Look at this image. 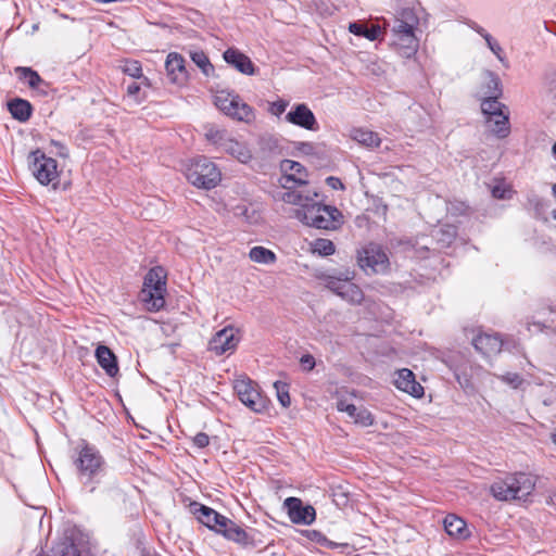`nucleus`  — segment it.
<instances>
[{
  "label": "nucleus",
  "mask_w": 556,
  "mask_h": 556,
  "mask_svg": "<svg viewBox=\"0 0 556 556\" xmlns=\"http://www.w3.org/2000/svg\"><path fill=\"white\" fill-rule=\"evenodd\" d=\"M295 185H290V189H285L279 199L288 204L296 205L295 217L303 224L324 230H337L343 224L342 213L334 206L326 205L317 201V192L302 191L294 189Z\"/></svg>",
  "instance_id": "nucleus-1"
},
{
  "label": "nucleus",
  "mask_w": 556,
  "mask_h": 556,
  "mask_svg": "<svg viewBox=\"0 0 556 556\" xmlns=\"http://www.w3.org/2000/svg\"><path fill=\"white\" fill-rule=\"evenodd\" d=\"M74 465L83 486L89 493H93L96 491V483L105 471V460L100 451L86 441H81L76 447Z\"/></svg>",
  "instance_id": "nucleus-2"
},
{
  "label": "nucleus",
  "mask_w": 556,
  "mask_h": 556,
  "mask_svg": "<svg viewBox=\"0 0 556 556\" xmlns=\"http://www.w3.org/2000/svg\"><path fill=\"white\" fill-rule=\"evenodd\" d=\"M418 24L419 20L412 9H403L395 16L392 45L404 58L413 56L419 48V40L415 34Z\"/></svg>",
  "instance_id": "nucleus-3"
},
{
  "label": "nucleus",
  "mask_w": 556,
  "mask_h": 556,
  "mask_svg": "<svg viewBox=\"0 0 556 556\" xmlns=\"http://www.w3.org/2000/svg\"><path fill=\"white\" fill-rule=\"evenodd\" d=\"M534 488L535 480L531 475L518 472L494 481L490 492L497 501H522Z\"/></svg>",
  "instance_id": "nucleus-4"
},
{
  "label": "nucleus",
  "mask_w": 556,
  "mask_h": 556,
  "mask_svg": "<svg viewBox=\"0 0 556 556\" xmlns=\"http://www.w3.org/2000/svg\"><path fill=\"white\" fill-rule=\"evenodd\" d=\"M355 271L344 269L324 277L327 289L352 305H361L365 299L363 290L353 282Z\"/></svg>",
  "instance_id": "nucleus-5"
},
{
  "label": "nucleus",
  "mask_w": 556,
  "mask_h": 556,
  "mask_svg": "<svg viewBox=\"0 0 556 556\" xmlns=\"http://www.w3.org/2000/svg\"><path fill=\"white\" fill-rule=\"evenodd\" d=\"M166 274L160 266L151 268L144 277L141 300L151 312H157L165 305Z\"/></svg>",
  "instance_id": "nucleus-6"
},
{
  "label": "nucleus",
  "mask_w": 556,
  "mask_h": 556,
  "mask_svg": "<svg viewBox=\"0 0 556 556\" xmlns=\"http://www.w3.org/2000/svg\"><path fill=\"white\" fill-rule=\"evenodd\" d=\"M185 175L191 185L206 190L215 188L222 179L220 170L205 156L191 160Z\"/></svg>",
  "instance_id": "nucleus-7"
},
{
  "label": "nucleus",
  "mask_w": 556,
  "mask_h": 556,
  "mask_svg": "<svg viewBox=\"0 0 556 556\" xmlns=\"http://www.w3.org/2000/svg\"><path fill=\"white\" fill-rule=\"evenodd\" d=\"M91 547L87 534L77 528L67 529L53 546L52 556H90Z\"/></svg>",
  "instance_id": "nucleus-8"
},
{
  "label": "nucleus",
  "mask_w": 556,
  "mask_h": 556,
  "mask_svg": "<svg viewBox=\"0 0 556 556\" xmlns=\"http://www.w3.org/2000/svg\"><path fill=\"white\" fill-rule=\"evenodd\" d=\"M214 102L222 112L235 119L249 123L254 118L252 108L238 94L220 90L215 93Z\"/></svg>",
  "instance_id": "nucleus-9"
},
{
  "label": "nucleus",
  "mask_w": 556,
  "mask_h": 556,
  "mask_svg": "<svg viewBox=\"0 0 556 556\" xmlns=\"http://www.w3.org/2000/svg\"><path fill=\"white\" fill-rule=\"evenodd\" d=\"M29 166L34 177L43 186L55 185L59 181L58 163L40 150L33 151L29 156Z\"/></svg>",
  "instance_id": "nucleus-10"
},
{
  "label": "nucleus",
  "mask_w": 556,
  "mask_h": 556,
  "mask_svg": "<svg viewBox=\"0 0 556 556\" xmlns=\"http://www.w3.org/2000/svg\"><path fill=\"white\" fill-rule=\"evenodd\" d=\"M233 389L247 407L255 413H262L267 407L266 399L261 394L258 387L250 378L242 376L235 380Z\"/></svg>",
  "instance_id": "nucleus-11"
},
{
  "label": "nucleus",
  "mask_w": 556,
  "mask_h": 556,
  "mask_svg": "<svg viewBox=\"0 0 556 556\" xmlns=\"http://www.w3.org/2000/svg\"><path fill=\"white\" fill-rule=\"evenodd\" d=\"M358 265L366 274L384 273L389 266L386 252L377 244H368L358 253Z\"/></svg>",
  "instance_id": "nucleus-12"
},
{
  "label": "nucleus",
  "mask_w": 556,
  "mask_h": 556,
  "mask_svg": "<svg viewBox=\"0 0 556 556\" xmlns=\"http://www.w3.org/2000/svg\"><path fill=\"white\" fill-rule=\"evenodd\" d=\"M240 342L239 330L227 326L217 331L208 342V350L216 355L232 353Z\"/></svg>",
  "instance_id": "nucleus-13"
},
{
  "label": "nucleus",
  "mask_w": 556,
  "mask_h": 556,
  "mask_svg": "<svg viewBox=\"0 0 556 556\" xmlns=\"http://www.w3.org/2000/svg\"><path fill=\"white\" fill-rule=\"evenodd\" d=\"M285 121L305 130L317 131L319 129L313 111L305 103L292 105L291 110L285 115Z\"/></svg>",
  "instance_id": "nucleus-14"
},
{
  "label": "nucleus",
  "mask_w": 556,
  "mask_h": 556,
  "mask_svg": "<svg viewBox=\"0 0 556 556\" xmlns=\"http://www.w3.org/2000/svg\"><path fill=\"white\" fill-rule=\"evenodd\" d=\"M285 508L288 510V516L293 523L311 525L316 518L315 508L311 505H303L302 501L298 497H288L283 502Z\"/></svg>",
  "instance_id": "nucleus-15"
},
{
  "label": "nucleus",
  "mask_w": 556,
  "mask_h": 556,
  "mask_svg": "<svg viewBox=\"0 0 556 556\" xmlns=\"http://www.w3.org/2000/svg\"><path fill=\"white\" fill-rule=\"evenodd\" d=\"M280 168L282 172L280 184L283 189H290V185H305L307 182V172L299 162L283 160Z\"/></svg>",
  "instance_id": "nucleus-16"
},
{
  "label": "nucleus",
  "mask_w": 556,
  "mask_h": 556,
  "mask_svg": "<svg viewBox=\"0 0 556 556\" xmlns=\"http://www.w3.org/2000/svg\"><path fill=\"white\" fill-rule=\"evenodd\" d=\"M191 507L198 520L217 533H219L222 527L229 525V519L227 517L218 514L216 510L208 506L193 503Z\"/></svg>",
  "instance_id": "nucleus-17"
},
{
  "label": "nucleus",
  "mask_w": 556,
  "mask_h": 556,
  "mask_svg": "<svg viewBox=\"0 0 556 556\" xmlns=\"http://www.w3.org/2000/svg\"><path fill=\"white\" fill-rule=\"evenodd\" d=\"M393 383L399 390L416 399H420L425 394L424 387L416 381L415 374L408 368L396 370L394 372Z\"/></svg>",
  "instance_id": "nucleus-18"
},
{
  "label": "nucleus",
  "mask_w": 556,
  "mask_h": 556,
  "mask_svg": "<svg viewBox=\"0 0 556 556\" xmlns=\"http://www.w3.org/2000/svg\"><path fill=\"white\" fill-rule=\"evenodd\" d=\"M490 77L491 83L494 85V92H491V96H488L481 102V110L486 116V123H491L493 116L506 109V106L498 101V97L502 94L500 78L495 74H490Z\"/></svg>",
  "instance_id": "nucleus-19"
},
{
  "label": "nucleus",
  "mask_w": 556,
  "mask_h": 556,
  "mask_svg": "<svg viewBox=\"0 0 556 556\" xmlns=\"http://www.w3.org/2000/svg\"><path fill=\"white\" fill-rule=\"evenodd\" d=\"M473 346L477 351L485 356H493L501 352L503 342L496 334L480 333L473 341Z\"/></svg>",
  "instance_id": "nucleus-20"
},
{
  "label": "nucleus",
  "mask_w": 556,
  "mask_h": 556,
  "mask_svg": "<svg viewBox=\"0 0 556 556\" xmlns=\"http://www.w3.org/2000/svg\"><path fill=\"white\" fill-rule=\"evenodd\" d=\"M224 60L237 71L245 75L254 74V65L250 58L238 49L229 48L224 52Z\"/></svg>",
  "instance_id": "nucleus-21"
},
{
  "label": "nucleus",
  "mask_w": 556,
  "mask_h": 556,
  "mask_svg": "<svg viewBox=\"0 0 556 556\" xmlns=\"http://www.w3.org/2000/svg\"><path fill=\"white\" fill-rule=\"evenodd\" d=\"M165 67L172 83L182 84L186 80L185 60L180 54L176 52L169 53L166 58Z\"/></svg>",
  "instance_id": "nucleus-22"
},
{
  "label": "nucleus",
  "mask_w": 556,
  "mask_h": 556,
  "mask_svg": "<svg viewBox=\"0 0 556 556\" xmlns=\"http://www.w3.org/2000/svg\"><path fill=\"white\" fill-rule=\"evenodd\" d=\"M443 525L446 533L456 540H466L470 536L466 521L456 515H447Z\"/></svg>",
  "instance_id": "nucleus-23"
},
{
  "label": "nucleus",
  "mask_w": 556,
  "mask_h": 556,
  "mask_svg": "<svg viewBox=\"0 0 556 556\" xmlns=\"http://www.w3.org/2000/svg\"><path fill=\"white\" fill-rule=\"evenodd\" d=\"M223 151L238 160L242 164H248L253 159V153L247 143L237 141L232 138L224 142Z\"/></svg>",
  "instance_id": "nucleus-24"
},
{
  "label": "nucleus",
  "mask_w": 556,
  "mask_h": 556,
  "mask_svg": "<svg viewBox=\"0 0 556 556\" xmlns=\"http://www.w3.org/2000/svg\"><path fill=\"white\" fill-rule=\"evenodd\" d=\"M96 358L108 376L114 377L118 372L116 357L105 345H99L96 350Z\"/></svg>",
  "instance_id": "nucleus-25"
},
{
  "label": "nucleus",
  "mask_w": 556,
  "mask_h": 556,
  "mask_svg": "<svg viewBox=\"0 0 556 556\" xmlns=\"http://www.w3.org/2000/svg\"><path fill=\"white\" fill-rule=\"evenodd\" d=\"M351 138L367 148H378L380 146V137L371 130L356 128L351 131Z\"/></svg>",
  "instance_id": "nucleus-26"
},
{
  "label": "nucleus",
  "mask_w": 556,
  "mask_h": 556,
  "mask_svg": "<svg viewBox=\"0 0 556 556\" xmlns=\"http://www.w3.org/2000/svg\"><path fill=\"white\" fill-rule=\"evenodd\" d=\"M490 129L494 135L498 138H506L509 135L510 126H509V116L507 112H501L493 116V121L488 123Z\"/></svg>",
  "instance_id": "nucleus-27"
},
{
  "label": "nucleus",
  "mask_w": 556,
  "mask_h": 556,
  "mask_svg": "<svg viewBox=\"0 0 556 556\" xmlns=\"http://www.w3.org/2000/svg\"><path fill=\"white\" fill-rule=\"evenodd\" d=\"M249 257L257 264L270 265L277 260L275 252L262 245L253 247L249 252Z\"/></svg>",
  "instance_id": "nucleus-28"
},
{
  "label": "nucleus",
  "mask_w": 556,
  "mask_h": 556,
  "mask_svg": "<svg viewBox=\"0 0 556 556\" xmlns=\"http://www.w3.org/2000/svg\"><path fill=\"white\" fill-rule=\"evenodd\" d=\"M9 111L14 118L25 122L30 117L31 105L26 100L15 99L9 103Z\"/></svg>",
  "instance_id": "nucleus-29"
},
{
  "label": "nucleus",
  "mask_w": 556,
  "mask_h": 556,
  "mask_svg": "<svg viewBox=\"0 0 556 556\" xmlns=\"http://www.w3.org/2000/svg\"><path fill=\"white\" fill-rule=\"evenodd\" d=\"M219 533H222L228 540H232L238 543H245L248 541L247 532L230 519L229 525L222 527Z\"/></svg>",
  "instance_id": "nucleus-30"
},
{
  "label": "nucleus",
  "mask_w": 556,
  "mask_h": 556,
  "mask_svg": "<svg viewBox=\"0 0 556 556\" xmlns=\"http://www.w3.org/2000/svg\"><path fill=\"white\" fill-rule=\"evenodd\" d=\"M349 30L356 36H363L370 41L376 40L381 33L379 26H371L370 28H367L364 24L357 22L351 23L349 25Z\"/></svg>",
  "instance_id": "nucleus-31"
},
{
  "label": "nucleus",
  "mask_w": 556,
  "mask_h": 556,
  "mask_svg": "<svg viewBox=\"0 0 556 556\" xmlns=\"http://www.w3.org/2000/svg\"><path fill=\"white\" fill-rule=\"evenodd\" d=\"M16 73L21 79H24L31 89H38L45 84L39 74L30 67H16Z\"/></svg>",
  "instance_id": "nucleus-32"
},
{
  "label": "nucleus",
  "mask_w": 556,
  "mask_h": 556,
  "mask_svg": "<svg viewBox=\"0 0 556 556\" xmlns=\"http://www.w3.org/2000/svg\"><path fill=\"white\" fill-rule=\"evenodd\" d=\"M258 149L264 157L275 154L279 150L278 139L270 135L262 136L258 139Z\"/></svg>",
  "instance_id": "nucleus-33"
},
{
  "label": "nucleus",
  "mask_w": 556,
  "mask_h": 556,
  "mask_svg": "<svg viewBox=\"0 0 556 556\" xmlns=\"http://www.w3.org/2000/svg\"><path fill=\"white\" fill-rule=\"evenodd\" d=\"M205 138L213 144L220 148L222 150L224 148V142L226 140H229V138L226 136V132L224 130H220L214 126H210L206 129Z\"/></svg>",
  "instance_id": "nucleus-34"
},
{
  "label": "nucleus",
  "mask_w": 556,
  "mask_h": 556,
  "mask_svg": "<svg viewBox=\"0 0 556 556\" xmlns=\"http://www.w3.org/2000/svg\"><path fill=\"white\" fill-rule=\"evenodd\" d=\"M191 60L202 70L203 74L208 76L214 67L203 51H194L191 53Z\"/></svg>",
  "instance_id": "nucleus-35"
},
{
  "label": "nucleus",
  "mask_w": 556,
  "mask_h": 556,
  "mask_svg": "<svg viewBox=\"0 0 556 556\" xmlns=\"http://www.w3.org/2000/svg\"><path fill=\"white\" fill-rule=\"evenodd\" d=\"M456 236V229L453 226H444L434 231V237L442 242V247H447L452 243Z\"/></svg>",
  "instance_id": "nucleus-36"
},
{
  "label": "nucleus",
  "mask_w": 556,
  "mask_h": 556,
  "mask_svg": "<svg viewBox=\"0 0 556 556\" xmlns=\"http://www.w3.org/2000/svg\"><path fill=\"white\" fill-rule=\"evenodd\" d=\"M313 251L323 256H328L334 253V244L328 239H316L313 242Z\"/></svg>",
  "instance_id": "nucleus-37"
},
{
  "label": "nucleus",
  "mask_w": 556,
  "mask_h": 556,
  "mask_svg": "<svg viewBox=\"0 0 556 556\" xmlns=\"http://www.w3.org/2000/svg\"><path fill=\"white\" fill-rule=\"evenodd\" d=\"M274 387L276 389V392H277V399L279 401V403L283 406V407H289L290 404H291V400H290V395H289V391H288V387L286 383H282L280 381H276L274 383Z\"/></svg>",
  "instance_id": "nucleus-38"
},
{
  "label": "nucleus",
  "mask_w": 556,
  "mask_h": 556,
  "mask_svg": "<svg viewBox=\"0 0 556 556\" xmlns=\"http://www.w3.org/2000/svg\"><path fill=\"white\" fill-rule=\"evenodd\" d=\"M122 71L132 78H140L142 76V67L138 61H125Z\"/></svg>",
  "instance_id": "nucleus-39"
},
{
  "label": "nucleus",
  "mask_w": 556,
  "mask_h": 556,
  "mask_svg": "<svg viewBox=\"0 0 556 556\" xmlns=\"http://www.w3.org/2000/svg\"><path fill=\"white\" fill-rule=\"evenodd\" d=\"M353 420L355 424L361 425L363 427H368L374 424V418L371 414L364 407H358Z\"/></svg>",
  "instance_id": "nucleus-40"
},
{
  "label": "nucleus",
  "mask_w": 556,
  "mask_h": 556,
  "mask_svg": "<svg viewBox=\"0 0 556 556\" xmlns=\"http://www.w3.org/2000/svg\"><path fill=\"white\" fill-rule=\"evenodd\" d=\"M484 40L489 49L495 54L497 60L502 63H505V55L500 43L496 40H494L491 35H485Z\"/></svg>",
  "instance_id": "nucleus-41"
},
{
  "label": "nucleus",
  "mask_w": 556,
  "mask_h": 556,
  "mask_svg": "<svg viewBox=\"0 0 556 556\" xmlns=\"http://www.w3.org/2000/svg\"><path fill=\"white\" fill-rule=\"evenodd\" d=\"M288 106H289L288 100L278 99V100L269 103L268 112L276 117H280L286 112Z\"/></svg>",
  "instance_id": "nucleus-42"
},
{
  "label": "nucleus",
  "mask_w": 556,
  "mask_h": 556,
  "mask_svg": "<svg viewBox=\"0 0 556 556\" xmlns=\"http://www.w3.org/2000/svg\"><path fill=\"white\" fill-rule=\"evenodd\" d=\"M510 192L505 184H498L492 188V195L496 199H507L510 197Z\"/></svg>",
  "instance_id": "nucleus-43"
},
{
  "label": "nucleus",
  "mask_w": 556,
  "mask_h": 556,
  "mask_svg": "<svg viewBox=\"0 0 556 556\" xmlns=\"http://www.w3.org/2000/svg\"><path fill=\"white\" fill-rule=\"evenodd\" d=\"M500 378L502 381L511 386L513 388H518L522 382V378L518 374H515V372H507V374L501 376Z\"/></svg>",
  "instance_id": "nucleus-44"
},
{
  "label": "nucleus",
  "mask_w": 556,
  "mask_h": 556,
  "mask_svg": "<svg viewBox=\"0 0 556 556\" xmlns=\"http://www.w3.org/2000/svg\"><path fill=\"white\" fill-rule=\"evenodd\" d=\"M295 149L299 153L304 155H313L316 152V147L312 142H296Z\"/></svg>",
  "instance_id": "nucleus-45"
},
{
  "label": "nucleus",
  "mask_w": 556,
  "mask_h": 556,
  "mask_svg": "<svg viewBox=\"0 0 556 556\" xmlns=\"http://www.w3.org/2000/svg\"><path fill=\"white\" fill-rule=\"evenodd\" d=\"M193 443L200 448L206 447L210 444V438L204 432H199L193 437Z\"/></svg>",
  "instance_id": "nucleus-46"
},
{
  "label": "nucleus",
  "mask_w": 556,
  "mask_h": 556,
  "mask_svg": "<svg viewBox=\"0 0 556 556\" xmlns=\"http://www.w3.org/2000/svg\"><path fill=\"white\" fill-rule=\"evenodd\" d=\"M51 146H53L55 148V150H53V152L56 153L59 156L64 157V159L68 156V151H67L66 147L64 144H62L61 142L52 140Z\"/></svg>",
  "instance_id": "nucleus-47"
},
{
  "label": "nucleus",
  "mask_w": 556,
  "mask_h": 556,
  "mask_svg": "<svg viewBox=\"0 0 556 556\" xmlns=\"http://www.w3.org/2000/svg\"><path fill=\"white\" fill-rule=\"evenodd\" d=\"M300 363L306 370H312L315 366V359L309 354L303 355L300 359Z\"/></svg>",
  "instance_id": "nucleus-48"
},
{
  "label": "nucleus",
  "mask_w": 556,
  "mask_h": 556,
  "mask_svg": "<svg viewBox=\"0 0 556 556\" xmlns=\"http://www.w3.org/2000/svg\"><path fill=\"white\" fill-rule=\"evenodd\" d=\"M528 203L536 211H540L543 207V200L534 193L528 197Z\"/></svg>",
  "instance_id": "nucleus-49"
},
{
  "label": "nucleus",
  "mask_w": 556,
  "mask_h": 556,
  "mask_svg": "<svg viewBox=\"0 0 556 556\" xmlns=\"http://www.w3.org/2000/svg\"><path fill=\"white\" fill-rule=\"evenodd\" d=\"M327 182L333 189H343V185L339 178L329 177L327 178Z\"/></svg>",
  "instance_id": "nucleus-50"
},
{
  "label": "nucleus",
  "mask_w": 556,
  "mask_h": 556,
  "mask_svg": "<svg viewBox=\"0 0 556 556\" xmlns=\"http://www.w3.org/2000/svg\"><path fill=\"white\" fill-rule=\"evenodd\" d=\"M139 91H140V86L136 83H132L127 87V94L129 97H136L139 93Z\"/></svg>",
  "instance_id": "nucleus-51"
},
{
  "label": "nucleus",
  "mask_w": 556,
  "mask_h": 556,
  "mask_svg": "<svg viewBox=\"0 0 556 556\" xmlns=\"http://www.w3.org/2000/svg\"><path fill=\"white\" fill-rule=\"evenodd\" d=\"M527 327H528V330L529 331H543L544 329V325L542 323H536V321H533V323H527Z\"/></svg>",
  "instance_id": "nucleus-52"
},
{
  "label": "nucleus",
  "mask_w": 556,
  "mask_h": 556,
  "mask_svg": "<svg viewBox=\"0 0 556 556\" xmlns=\"http://www.w3.org/2000/svg\"><path fill=\"white\" fill-rule=\"evenodd\" d=\"M350 405H351L350 403H348L345 400L341 399L337 402V409L339 412H345L346 407H350Z\"/></svg>",
  "instance_id": "nucleus-53"
},
{
  "label": "nucleus",
  "mask_w": 556,
  "mask_h": 556,
  "mask_svg": "<svg viewBox=\"0 0 556 556\" xmlns=\"http://www.w3.org/2000/svg\"><path fill=\"white\" fill-rule=\"evenodd\" d=\"M471 28L477 31L483 39H484V36L485 35H490L488 31H485L484 28H482L481 26H479L478 24H473L471 26Z\"/></svg>",
  "instance_id": "nucleus-54"
},
{
  "label": "nucleus",
  "mask_w": 556,
  "mask_h": 556,
  "mask_svg": "<svg viewBox=\"0 0 556 556\" xmlns=\"http://www.w3.org/2000/svg\"><path fill=\"white\" fill-rule=\"evenodd\" d=\"M357 409L358 407H356L354 404H351L350 407H346L344 413H346L349 417L353 419L356 415Z\"/></svg>",
  "instance_id": "nucleus-55"
},
{
  "label": "nucleus",
  "mask_w": 556,
  "mask_h": 556,
  "mask_svg": "<svg viewBox=\"0 0 556 556\" xmlns=\"http://www.w3.org/2000/svg\"><path fill=\"white\" fill-rule=\"evenodd\" d=\"M490 74H493V73L492 72H488L489 81H488V92H486V94H489V96H491V92H494V85L491 83Z\"/></svg>",
  "instance_id": "nucleus-56"
},
{
  "label": "nucleus",
  "mask_w": 556,
  "mask_h": 556,
  "mask_svg": "<svg viewBox=\"0 0 556 556\" xmlns=\"http://www.w3.org/2000/svg\"><path fill=\"white\" fill-rule=\"evenodd\" d=\"M552 442L556 445V431L551 435Z\"/></svg>",
  "instance_id": "nucleus-57"
},
{
  "label": "nucleus",
  "mask_w": 556,
  "mask_h": 556,
  "mask_svg": "<svg viewBox=\"0 0 556 556\" xmlns=\"http://www.w3.org/2000/svg\"><path fill=\"white\" fill-rule=\"evenodd\" d=\"M551 503L556 505V493L551 496Z\"/></svg>",
  "instance_id": "nucleus-58"
},
{
  "label": "nucleus",
  "mask_w": 556,
  "mask_h": 556,
  "mask_svg": "<svg viewBox=\"0 0 556 556\" xmlns=\"http://www.w3.org/2000/svg\"><path fill=\"white\" fill-rule=\"evenodd\" d=\"M552 192H553V195L556 198V184L553 185Z\"/></svg>",
  "instance_id": "nucleus-59"
},
{
  "label": "nucleus",
  "mask_w": 556,
  "mask_h": 556,
  "mask_svg": "<svg viewBox=\"0 0 556 556\" xmlns=\"http://www.w3.org/2000/svg\"><path fill=\"white\" fill-rule=\"evenodd\" d=\"M553 217L556 219V210L552 212Z\"/></svg>",
  "instance_id": "nucleus-60"
}]
</instances>
